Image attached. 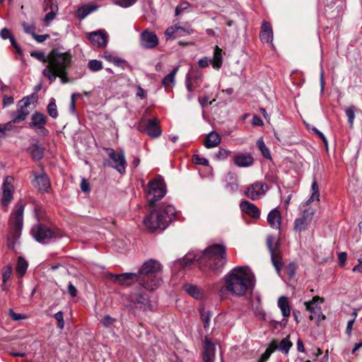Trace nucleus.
<instances>
[{
	"label": "nucleus",
	"instance_id": "nucleus-40",
	"mask_svg": "<svg viewBox=\"0 0 362 362\" xmlns=\"http://www.w3.org/2000/svg\"><path fill=\"white\" fill-rule=\"evenodd\" d=\"M356 108L354 105L349 106L344 109V112L348 119V124L350 128H352L354 126V121L356 116Z\"/></svg>",
	"mask_w": 362,
	"mask_h": 362
},
{
	"label": "nucleus",
	"instance_id": "nucleus-18",
	"mask_svg": "<svg viewBox=\"0 0 362 362\" xmlns=\"http://www.w3.org/2000/svg\"><path fill=\"white\" fill-rule=\"evenodd\" d=\"M193 32V29L189 26L184 28L180 25H175L166 29L165 32V37L166 40H173L178 37H183L186 35L192 34Z\"/></svg>",
	"mask_w": 362,
	"mask_h": 362
},
{
	"label": "nucleus",
	"instance_id": "nucleus-7",
	"mask_svg": "<svg viewBox=\"0 0 362 362\" xmlns=\"http://www.w3.org/2000/svg\"><path fill=\"white\" fill-rule=\"evenodd\" d=\"M31 234L37 242L42 244H48L61 236L59 230L52 229L42 223L33 226Z\"/></svg>",
	"mask_w": 362,
	"mask_h": 362
},
{
	"label": "nucleus",
	"instance_id": "nucleus-54",
	"mask_svg": "<svg viewBox=\"0 0 362 362\" xmlns=\"http://www.w3.org/2000/svg\"><path fill=\"white\" fill-rule=\"evenodd\" d=\"M192 159L193 161L198 165L208 166L209 164V160L206 158L200 157L199 155H194Z\"/></svg>",
	"mask_w": 362,
	"mask_h": 362
},
{
	"label": "nucleus",
	"instance_id": "nucleus-36",
	"mask_svg": "<svg viewBox=\"0 0 362 362\" xmlns=\"http://www.w3.org/2000/svg\"><path fill=\"white\" fill-rule=\"evenodd\" d=\"M185 291L192 297L195 299H199L202 297V293L198 287L192 284H186L184 286Z\"/></svg>",
	"mask_w": 362,
	"mask_h": 362
},
{
	"label": "nucleus",
	"instance_id": "nucleus-21",
	"mask_svg": "<svg viewBox=\"0 0 362 362\" xmlns=\"http://www.w3.org/2000/svg\"><path fill=\"white\" fill-rule=\"evenodd\" d=\"M216 353V345L213 341H204L203 345L202 358L204 362H214Z\"/></svg>",
	"mask_w": 362,
	"mask_h": 362
},
{
	"label": "nucleus",
	"instance_id": "nucleus-27",
	"mask_svg": "<svg viewBox=\"0 0 362 362\" xmlns=\"http://www.w3.org/2000/svg\"><path fill=\"white\" fill-rule=\"evenodd\" d=\"M261 28L260 38L262 42L272 43L273 40V32L270 23L264 21Z\"/></svg>",
	"mask_w": 362,
	"mask_h": 362
},
{
	"label": "nucleus",
	"instance_id": "nucleus-37",
	"mask_svg": "<svg viewBox=\"0 0 362 362\" xmlns=\"http://www.w3.org/2000/svg\"><path fill=\"white\" fill-rule=\"evenodd\" d=\"M277 345L274 343V341L272 342L266 351L261 355L259 357L258 362H266L272 355V354L276 350Z\"/></svg>",
	"mask_w": 362,
	"mask_h": 362
},
{
	"label": "nucleus",
	"instance_id": "nucleus-50",
	"mask_svg": "<svg viewBox=\"0 0 362 362\" xmlns=\"http://www.w3.org/2000/svg\"><path fill=\"white\" fill-rule=\"evenodd\" d=\"M49 5L51 6V11L45 15L44 19L46 23H49L54 18L57 11V6H53L52 4Z\"/></svg>",
	"mask_w": 362,
	"mask_h": 362
},
{
	"label": "nucleus",
	"instance_id": "nucleus-62",
	"mask_svg": "<svg viewBox=\"0 0 362 362\" xmlns=\"http://www.w3.org/2000/svg\"><path fill=\"white\" fill-rule=\"evenodd\" d=\"M33 37L39 43H42L43 42H45L47 39H48L49 37V35H47V34H45V35H37V34H35L34 35H33Z\"/></svg>",
	"mask_w": 362,
	"mask_h": 362
},
{
	"label": "nucleus",
	"instance_id": "nucleus-1",
	"mask_svg": "<svg viewBox=\"0 0 362 362\" xmlns=\"http://www.w3.org/2000/svg\"><path fill=\"white\" fill-rule=\"evenodd\" d=\"M224 284L220 287L218 295L224 298L229 293L243 296L252 291L255 286V276L251 269L246 266L235 267L223 277Z\"/></svg>",
	"mask_w": 362,
	"mask_h": 362
},
{
	"label": "nucleus",
	"instance_id": "nucleus-24",
	"mask_svg": "<svg viewBox=\"0 0 362 362\" xmlns=\"http://www.w3.org/2000/svg\"><path fill=\"white\" fill-rule=\"evenodd\" d=\"M234 163L240 168H246L254 163L253 157L249 153H238L233 158Z\"/></svg>",
	"mask_w": 362,
	"mask_h": 362
},
{
	"label": "nucleus",
	"instance_id": "nucleus-39",
	"mask_svg": "<svg viewBox=\"0 0 362 362\" xmlns=\"http://www.w3.org/2000/svg\"><path fill=\"white\" fill-rule=\"evenodd\" d=\"M222 65V56L221 49L218 47H216L214 52V61L212 66L216 69H219Z\"/></svg>",
	"mask_w": 362,
	"mask_h": 362
},
{
	"label": "nucleus",
	"instance_id": "nucleus-19",
	"mask_svg": "<svg viewBox=\"0 0 362 362\" xmlns=\"http://www.w3.org/2000/svg\"><path fill=\"white\" fill-rule=\"evenodd\" d=\"M88 38L93 46L97 47H105L107 46L108 35L103 30H98L88 34Z\"/></svg>",
	"mask_w": 362,
	"mask_h": 362
},
{
	"label": "nucleus",
	"instance_id": "nucleus-64",
	"mask_svg": "<svg viewBox=\"0 0 362 362\" xmlns=\"http://www.w3.org/2000/svg\"><path fill=\"white\" fill-rule=\"evenodd\" d=\"M288 275L291 278L295 275L296 267L293 263H290L286 268Z\"/></svg>",
	"mask_w": 362,
	"mask_h": 362
},
{
	"label": "nucleus",
	"instance_id": "nucleus-57",
	"mask_svg": "<svg viewBox=\"0 0 362 362\" xmlns=\"http://www.w3.org/2000/svg\"><path fill=\"white\" fill-rule=\"evenodd\" d=\"M112 63L118 67H121L122 69H124L127 66V62L124 59L117 57L114 58Z\"/></svg>",
	"mask_w": 362,
	"mask_h": 362
},
{
	"label": "nucleus",
	"instance_id": "nucleus-49",
	"mask_svg": "<svg viewBox=\"0 0 362 362\" xmlns=\"http://www.w3.org/2000/svg\"><path fill=\"white\" fill-rule=\"evenodd\" d=\"M100 322L104 327H110L112 326H115V324L117 322V320L107 315L100 320Z\"/></svg>",
	"mask_w": 362,
	"mask_h": 362
},
{
	"label": "nucleus",
	"instance_id": "nucleus-17",
	"mask_svg": "<svg viewBox=\"0 0 362 362\" xmlns=\"http://www.w3.org/2000/svg\"><path fill=\"white\" fill-rule=\"evenodd\" d=\"M14 179L11 176H7L2 184V198L1 204L4 206H7L13 199V194L14 191L13 187Z\"/></svg>",
	"mask_w": 362,
	"mask_h": 362
},
{
	"label": "nucleus",
	"instance_id": "nucleus-22",
	"mask_svg": "<svg viewBox=\"0 0 362 362\" xmlns=\"http://www.w3.org/2000/svg\"><path fill=\"white\" fill-rule=\"evenodd\" d=\"M252 307H253V310H254V313H255V315L262 317L265 321H267L269 322L270 327H272L274 329L281 328L282 326L285 325V324L286 323V320H283L281 322H280V321L267 319L266 314L264 313L262 308L259 305H257L255 307L254 305H252Z\"/></svg>",
	"mask_w": 362,
	"mask_h": 362
},
{
	"label": "nucleus",
	"instance_id": "nucleus-58",
	"mask_svg": "<svg viewBox=\"0 0 362 362\" xmlns=\"http://www.w3.org/2000/svg\"><path fill=\"white\" fill-rule=\"evenodd\" d=\"M80 95L79 93H73L71 95L69 111L72 115H76L75 97H79Z\"/></svg>",
	"mask_w": 362,
	"mask_h": 362
},
{
	"label": "nucleus",
	"instance_id": "nucleus-44",
	"mask_svg": "<svg viewBox=\"0 0 362 362\" xmlns=\"http://www.w3.org/2000/svg\"><path fill=\"white\" fill-rule=\"evenodd\" d=\"M257 146L261 151L262 156L266 158H271V153L269 149L266 146L262 139H259L257 141Z\"/></svg>",
	"mask_w": 362,
	"mask_h": 362
},
{
	"label": "nucleus",
	"instance_id": "nucleus-4",
	"mask_svg": "<svg viewBox=\"0 0 362 362\" xmlns=\"http://www.w3.org/2000/svg\"><path fill=\"white\" fill-rule=\"evenodd\" d=\"M177 217V211L172 204L163 203L152 210L144 219V224L151 232L165 230Z\"/></svg>",
	"mask_w": 362,
	"mask_h": 362
},
{
	"label": "nucleus",
	"instance_id": "nucleus-25",
	"mask_svg": "<svg viewBox=\"0 0 362 362\" xmlns=\"http://www.w3.org/2000/svg\"><path fill=\"white\" fill-rule=\"evenodd\" d=\"M240 207L242 211L245 212L252 218H257L259 217L260 211L254 204L245 200L240 202Z\"/></svg>",
	"mask_w": 362,
	"mask_h": 362
},
{
	"label": "nucleus",
	"instance_id": "nucleus-14",
	"mask_svg": "<svg viewBox=\"0 0 362 362\" xmlns=\"http://www.w3.org/2000/svg\"><path fill=\"white\" fill-rule=\"evenodd\" d=\"M159 121L155 118L148 119L146 124L141 122L139 124L138 129L140 132H146L151 138H157L161 135L162 131L158 125Z\"/></svg>",
	"mask_w": 362,
	"mask_h": 362
},
{
	"label": "nucleus",
	"instance_id": "nucleus-2",
	"mask_svg": "<svg viewBox=\"0 0 362 362\" xmlns=\"http://www.w3.org/2000/svg\"><path fill=\"white\" fill-rule=\"evenodd\" d=\"M195 262L202 269L218 272L226 263V247L221 245L214 244L204 251H192L182 259L177 260L176 264L185 268Z\"/></svg>",
	"mask_w": 362,
	"mask_h": 362
},
{
	"label": "nucleus",
	"instance_id": "nucleus-3",
	"mask_svg": "<svg viewBox=\"0 0 362 362\" xmlns=\"http://www.w3.org/2000/svg\"><path fill=\"white\" fill-rule=\"evenodd\" d=\"M71 55L69 52H61L52 49L49 53V66L42 71L43 76L50 82H54L57 77L61 78L62 83L68 82L67 69L71 66Z\"/></svg>",
	"mask_w": 362,
	"mask_h": 362
},
{
	"label": "nucleus",
	"instance_id": "nucleus-61",
	"mask_svg": "<svg viewBox=\"0 0 362 362\" xmlns=\"http://www.w3.org/2000/svg\"><path fill=\"white\" fill-rule=\"evenodd\" d=\"M347 255L344 252H341L338 254L339 264L341 267L345 265Z\"/></svg>",
	"mask_w": 362,
	"mask_h": 362
},
{
	"label": "nucleus",
	"instance_id": "nucleus-60",
	"mask_svg": "<svg viewBox=\"0 0 362 362\" xmlns=\"http://www.w3.org/2000/svg\"><path fill=\"white\" fill-rule=\"evenodd\" d=\"M230 154V151L225 148H220L218 152L216 154L218 159H225Z\"/></svg>",
	"mask_w": 362,
	"mask_h": 362
},
{
	"label": "nucleus",
	"instance_id": "nucleus-42",
	"mask_svg": "<svg viewBox=\"0 0 362 362\" xmlns=\"http://www.w3.org/2000/svg\"><path fill=\"white\" fill-rule=\"evenodd\" d=\"M319 187L316 181H313L312 183V194L310 199L305 202L306 205H309L314 201L319 200Z\"/></svg>",
	"mask_w": 362,
	"mask_h": 362
},
{
	"label": "nucleus",
	"instance_id": "nucleus-46",
	"mask_svg": "<svg viewBox=\"0 0 362 362\" xmlns=\"http://www.w3.org/2000/svg\"><path fill=\"white\" fill-rule=\"evenodd\" d=\"M47 112L52 118H57L58 117L57 105L54 98L49 100V103L47 105Z\"/></svg>",
	"mask_w": 362,
	"mask_h": 362
},
{
	"label": "nucleus",
	"instance_id": "nucleus-6",
	"mask_svg": "<svg viewBox=\"0 0 362 362\" xmlns=\"http://www.w3.org/2000/svg\"><path fill=\"white\" fill-rule=\"evenodd\" d=\"M24 204L19 201L14 206L10 215L8 226L9 233L7 240V246L9 249L15 250L18 244L23 226Z\"/></svg>",
	"mask_w": 362,
	"mask_h": 362
},
{
	"label": "nucleus",
	"instance_id": "nucleus-45",
	"mask_svg": "<svg viewBox=\"0 0 362 362\" xmlns=\"http://www.w3.org/2000/svg\"><path fill=\"white\" fill-rule=\"evenodd\" d=\"M309 222L303 219L301 217L298 218L294 222V230L298 231H303L307 229Z\"/></svg>",
	"mask_w": 362,
	"mask_h": 362
},
{
	"label": "nucleus",
	"instance_id": "nucleus-53",
	"mask_svg": "<svg viewBox=\"0 0 362 362\" xmlns=\"http://www.w3.org/2000/svg\"><path fill=\"white\" fill-rule=\"evenodd\" d=\"M136 1L137 0H116L115 4L123 8H128L134 5Z\"/></svg>",
	"mask_w": 362,
	"mask_h": 362
},
{
	"label": "nucleus",
	"instance_id": "nucleus-12",
	"mask_svg": "<svg viewBox=\"0 0 362 362\" xmlns=\"http://www.w3.org/2000/svg\"><path fill=\"white\" fill-rule=\"evenodd\" d=\"M322 303V299L319 296H315L310 301L304 303L306 310L310 313V319L317 323H319L325 318L320 305Z\"/></svg>",
	"mask_w": 362,
	"mask_h": 362
},
{
	"label": "nucleus",
	"instance_id": "nucleus-8",
	"mask_svg": "<svg viewBox=\"0 0 362 362\" xmlns=\"http://www.w3.org/2000/svg\"><path fill=\"white\" fill-rule=\"evenodd\" d=\"M166 186L164 180L158 176L148 182L146 192V199L151 205L162 199L166 194Z\"/></svg>",
	"mask_w": 362,
	"mask_h": 362
},
{
	"label": "nucleus",
	"instance_id": "nucleus-16",
	"mask_svg": "<svg viewBox=\"0 0 362 362\" xmlns=\"http://www.w3.org/2000/svg\"><path fill=\"white\" fill-rule=\"evenodd\" d=\"M274 243V238L272 236H268L267 238V245L271 255L272 262L276 272L279 274L283 266L282 258L277 249V246L273 245Z\"/></svg>",
	"mask_w": 362,
	"mask_h": 362
},
{
	"label": "nucleus",
	"instance_id": "nucleus-35",
	"mask_svg": "<svg viewBox=\"0 0 362 362\" xmlns=\"http://www.w3.org/2000/svg\"><path fill=\"white\" fill-rule=\"evenodd\" d=\"M179 67L174 68L168 75H166L162 80V84L165 87L173 86L175 84V78Z\"/></svg>",
	"mask_w": 362,
	"mask_h": 362
},
{
	"label": "nucleus",
	"instance_id": "nucleus-5",
	"mask_svg": "<svg viewBox=\"0 0 362 362\" xmlns=\"http://www.w3.org/2000/svg\"><path fill=\"white\" fill-rule=\"evenodd\" d=\"M161 269L162 265L158 261L153 259L145 261L136 272L139 275L140 286L146 291L157 289L162 282L158 275Z\"/></svg>",
	"mask_w": 362,
	"mask_h": 362
},
{
	"label": "nucleus",
	"instance_id": "nucleus-30",
	"mask_svg": "<svg viewBox=\"0 0 362 362\" xmlns=\"http://www.w3.org/2000/svg\"><path fill=\"white\" fill-rule=\"evenodd\" d=\"M221 141L220 135L216 132H211L207 134L204 146L207 148H214L219 145Z\"/></svg>",
	"mask_w": 362,
	"mask_h": 362
},
{
	"label": "nucleus",
	"instance_id": "nucleus-56",
	"mask_svg": "<svg viewBox=\"0 0 362 362\" xmlns=\"http://www.w3.org/2000/svg\"><path fill=\"white\" fill-rule=\"evenodd\" d=\"M351 315L353 316V318L348 321L347 325H346V332L348 335H350V334L351 332L352 327H353V325L355 322V318L357 315L356 312V311L352 312Z\"/></svg>",
	"mask_w": 362,
	"mask_h": 362
},
{
	"label": "nucleus",
	"instance_id": "nucleus-43",
	"mask_svg": "<svg viewBox=\"0 0 362 362\" xmlns=\"http://www.w3.org/2000/svg\"><path fill=\"white\" fill-rule=\"evenodd\" d=\"M274 343L277 345V349L282 353L287 354L292 346V343L291 341H280L279 343H277L278 341H274Z\"/></svg>",
	"mask_w": 362,
	"mask_h": 362
},
{
	"label": "nucleus",
	"instance_id": "nucleus-33",
	"mask_svg": "<svg viewBox=\"0 0 362 362\" xmlns=\"http://www.w3.org/2000/svg\"><path fill=\"white\" fill-rule=\"evenodd\" d=\"M278 306L281 311L284 317H288L291 315V310L288 299L284 296H281L278 299Z\"/></svg>",
	"mask_w": 362,
	"mask_h": 362
},
{
	"label": "nucleus",
	"instance_id": "nucleus-20",
	"mask_svg": "<svg viewBox=\"0 0 362 362\" xmlns=\"http://www.w3.org/2000/svg\"><path fill=\"white\" fill-rule=\"evenodd\" d=\"M140 45L145 49H153L158 45V39L156 34L145 30L140 34Z\"/></svg>",
	"mask_w": 362,
	"mask_h": 362
},
{
	"label": "nucleus",
	"instance_id": "nucleus-38",
	"mask_svg": "<svg viewBox=\"0 0 362 362\" xmlns=\"http://www.w3.org/2000/svg\"><path fill=\"white\" fill-rule=\"evenodd\" d=\"M199 313H200L201 320L204 324V327L207 331V329L209 327L211 314L209 310H206L203 308L199 309Z\"/></svg>",
	"mask_w": 362,
	"mask_h": 362
},
{
	"label": "nucleus",
	"instance_id": "nucleus-32",
	"mask_svg": "<svg viewBox=\"0 0 362 362\" xmlns=\"http://www.w3.org/2000/svg\"><path fill=\"white\" fill-rule=\"evenodd\" d=\"M98 6L89 4L83 5L77 10L76 16L79 19H84L88 15L96 11Z\"/></svg>",
	"mask_w": 362,
	"mask_h": 362
},
{
	"label": "nucleus",
	"instance_id": "nucleus-34",
	"mask_svg": "<svg viewBox=\"0 0 362 362\" xmlns=\"http://www.w3.org/2000/svg\"><path fill=\"white\" fill-rule=\"evenodd\" d=\"M29 115V110L25 108H20L12 115V122L14 123H20L25 120L26 117Z\"/></svg>",
	"mask_w": 362,
	"mask_h": 362
},
{
	"label": "nucleus",
	"instance_id": "nucleus-13",
	"mask_svg": "<svg viewBox=\"0 0 362 362\" xmlns=\"http://www.w3.org/2000/svg\"><path fill=\"white\" fill-rule=\"evenodd\" d=\"M47 117L40 112H35L31 116V122L29 124L30 127L34 129L35 132L41 136H46L49 134V130L45 128L47 123Z\"/></svg>",
	"mask_w": 362,
	"mask_h": 362
},
{
	"label": "nucleus",
	"instance_id": "nucleus-28",
	"mask_svg": "<svg viewBox=\"0 0 362 362\" xmlns=\"http://www.w3.org/2000/svg\"><path fill=\"white\" fill-rule=\"evenodd\" d=\"M269 226L275 229H279L281 226V214L277 209H272L267 216Z\"/></svg>",
	"mask_w": 362,
	"mask_h": 362
},
{
	"label": "nucleus",
	"instance_id": "nucleus-29",
	"mask_svg": "<svg viewBox=\"0 0 362 362\" xmlns=\"http://www.w3.org/2000/svg\"><path fill=\"white\" fill-rule=\"evenodd\" d=\"M45 150V147L37 143L32 144V146L28 148L32 158L35 161L40 160L43 158Z\"/></svg>",
	"mask_w": 362,
	"mask_h": 362
},
{
	"label": "nucleus",
	"instance_id": "nucleus-23",
	"mask_svg": "<svg viewBox=\"0 0 362 362\" xmlns=\"http://www.w3.org/2000/svg\"><path fill=\"white\" fill-rule=\"evenodd\" d=\"M33 185L42 192H47L50 188L49 180L45 174L35 175Z\"/></svg>",
	"mask_w": 362,
	"mask_h": 362
},
{
	"label": "nucleus",
	"instance_id": "nucleus-52",
	"mask_svg": "<svg viewBox=\"0 0 362 362\" xmlns=\"http://www.w3.org/2000/svg\"><path fill=\"white\" fill-rule=\"evenodd\" d=\"M22 26L25 33L31 35L32 36L35 34L36 27L33 23H27L23 22Z\"/></svg>",
	"mask_w": 362,
	"mask_h": 362
},
{
	"label": "nucleus",
	"instance_id": "nucleus-10",
	"mask_svg": "<svg viewBox=\"0 0 362 362\" xmlns=\"http://www.w3.org/2000/svg\"><path fill=\"white\" fill-rule=\"evenodd\" d=\"M107 276L112 283L119 286H129L136 282L140 286V278L137 273L127 272L119 274L108 273Z\"/></svg>",
	"mask_w": 362,
	"mask_h": 362
},
{
	"label": "nucleus",
	"instance_id": "nucleus-51",
	"mask_svg": "<svg viewBox=\"0 0 362 362\" xmlns=\"http://www.w3.org/2000/svg\"><path fill=\"white\" fill-rule=\"evenodd\" d=\"M315 210L313 208L305 209L303 212L301 218L310 223Z\"/></svg>",
	"mask_w": 362,
	"mask_h": 362
},
{
	"label": "nucleus",
	"instance_id": "nucleus-11",
	"mask_svg": "<svg viewBox=\"0 0 362 362\" xmlns=\"http://www.w3.org/2000/svg\"><path fill=\"white\" fill-rule=\"evenodd\" d=\"M128 300L133 303L136 308L147 310H152V305L149 300L148 296L144 291H137L136 289L130 292Z\"/></svg>",
	"mask_w": 362,
	"mask_h": 362
},
{
	"label": "nucleus",
	"instance_id": "nucleus-9",
	"mask_svg": "<svg viewBox=\"0 0 362 362\" xmlns=\"http://www.w3.org/2000/svg\"><path fill=\"white\" fill-rule=\"evenodd\" d=\"M106 151L112 161V163H107V165L115 169L121 175L124 174L127 163L124 151L121 150L119 152H117L110 148H107Z\"/></svg>",
	"mask_w": 362,
	"mask_h": 362
},
{
	"label": "nucleus",
	"instance_id": "nucleus-47",
	"mask_svg": "<svg viewBox=\"0 0 362 362\" xmlns=\"http://www.w3.org/2000/svg\"><path fill=\"white\" fill-rule=\"evenodd\" d=\"M30 56L43 63L47 62L49 63V55L47 57L42 51H32L30 52Z\"/></svg>",
	"mask_w": 362,
	"mask_h": 362
},
{
	"label": "nucleus",
	"instance_id": "nucleus-15",
	"mask_svg": "<svg viewBox=\"0 0 362 362\" xmlns=\"http://www.w3.org/2000/svg\"><path fill=\"white\" fill-rule=\"evenodd\" d=\"M268 190V186L260 182H256L248 186L245 191V195L253 201L259 200L262 198L267 191Z\"/></svg>",
	"mask_w": 362,
	"mask_h": 362
},
{
	"label": "nucleus",
	"instance_id": "nucleus-48",
	"mask_svg": "<svg viewBox=\"0 0 362 362\" xmlns=\"http://www.w3.org/2000/svg\"><path fill=\"white\" fill-rule=\"evenodd\" d=\"M88 68L93 71H98L103 69V63L96 59L90 60L88 64Z\"/></svg>",
	"mask_w": 362,
	"mask_h": 362
},
{
	"label": "nucleus",
	"instance_id": "nucleus-31",
	"mask_svg": "<svg viewBox=\"0 0 362 362\" xmlns=\"http://www.w3.org/2000/svg\"><path fill=\"white\" fill-rule=\"evenodd\" d=\"M0 36L3 40L9 39L11 44L16 49V52L18 54H22V49H21L18 43L16 42L15 38L13 37V35L11 34V32L8 29L6 28L1 29L0 31Z\"/></svg>",
	"mask_w": 362,
	"mask_h": 362
},
{
	"label": "nucleus",
	"instance_id": "nucleus-55",
	"mask_svg": "<svg viewBox=\"0 0 362 362\" xmlns=\"http://www.w3.org/2000/svg\"><path fill=\"white\" fill-rule=\"evenodd\" d=\"M12 274V267L10 265L6 266L3 272L2 278L3 282H6L11 277Z\"/></svg>",
	"mask_w": 362,
	"mask_h": 362
},
{
	"label": "nucleus",
	"instance_id": "nucleus-41",
	"mask_svg": "<svg viewBox=\"0 0 362 362\" xmlns=\"http://www.w3.org/2000/svg\"><path fill=\"white\" fill-rule=\"evenodd\" d=\"M28 267V262L22 257L18 258L16 272L20 276L25 274Z\"/></svg>",
	"mask_w": 362,
	"mask_h": 362
},
{
	"label": "nucleus",
	"instance_id": "nucleus-59",
	"mask_svg": "<svg viewBox=\"0 0 362 362\" xmlns=\"http://www.w3.org/2000/svg\"><path fill=\"white\" fill-rule=\"evenodd\" d=\"M189 7V3L185 1L180 4L178 6H177L175 8V15L178 16L181 13H182L185 10H186Z\"/></svg>",
	"mask_w": 362,
	"mask_h": 362
},
{
	"label": "nucleus",
	"instance_id": "nucleus-63",
	"mask_svg": "<svg viewBox=\"0 0 362 362\" xmlns=\"http://www.w3.org/2000/svg\"><path fill=\"white\" fill-rule=\"evenodd\" d=\"M33 99V97H25L22 100L20 101L21 103H23L21 105V107L22 108H25V110H28V107L30 106L31 104V100Z\"/></svg>",
	"mask_w": 362,
	"mask_h": 362
},
{
	"label": "nucleus",
	"instance_id": "nucleus-26",
	"mask_svg": "<svg viewBox=\"0 0 362 362\" xmlns=\"http://www.w3.org/2000/svg\"><path fill=\"white\" fill-rule=\"evenodd\" d=\"M225 181L226 189L231 193H235L238 190V182L236 174L232 172H229L226 175Z\"/></svg>",
	"mask_w": 362,
	"mask_h": 362
}]
</instances>
